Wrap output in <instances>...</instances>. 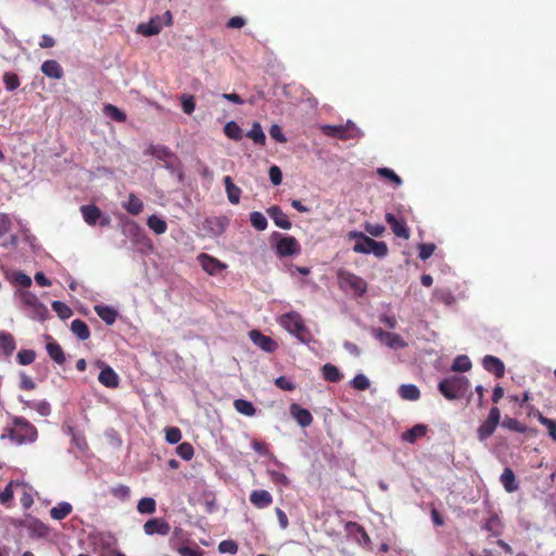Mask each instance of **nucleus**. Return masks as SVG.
I'll list each match as a JSON object with an SVG mask.
<instances>
[{"instance_id":"obj_1","label":"nucleus","mask_w":556,"mask_h":556,"mask_svg":"<svg viewBox=\"0 0 556 556\" xmlns=\"http://www.w3.org/2000/svg\"><path fill=\"white\" fill-rule=\"evenodd\" d=\"M7 437L17 443H33L37 440L38 432L34 425L23 417H14L13 426L8 429Z\"/></svg>"},{"instance_id":"obj_2","label":"nucleus","mask_w":556,"mask_h":556,"mask_svg":"<svg viewBox=\"0 0 556 556\" xmlns=\"http://www.w3.org/2000/svg\"><path fill=\"white\" fill-rule=\"evenodd\" d=\"M469 384V380L466 377L454 375L442 379L438 384V389L445 399L458 400L466 394Z\"/></svg>"},{"instance_id":"obj_3","label":"nucleus","mask_w":556,"mask_h":556,"mask_svg":"<svg viewBox=\"0 0 556 556\" xmlns=\"http://www.w3.org/2000/svg\"><path fill=\"white\" fill-rule=\"evenodd\" d=\"M280 325L288 332L296 337L301 342L307 343L312 339V334L305 326L301 315L295 312L286 313L280 317Z\"/></svg>"},{"instance_id":"obj_4","label":"nucleus","mask_w":556,"mask_h":556,"mask_svg":"<svg viewBox=\"0 0 556 556\" xmlns=\"http://www.w3.org/2000/svg\"><path fill=\"white\" fill-rule=\"evenodd\" d=\"M172 24L173 15L172 12L167 10L163 15L151 17L148 23H140L137 27V33L146 37H151L160 34L163 26H170Z\"/></svg>"},{"instance_id":"obj_5","label":"nucleus","mask_w":556,"mask_h":556,"mask_svg":"<svg viewBox=\"0 0 556 556\" xmlns=\"http://www.w3.org/2000/svg\"><path fill=\"white\" fill-rule=\"evenodd\" d=\"M338 280L341 289L351 290L357 296L364 295L367 291V282L353 273L340 270Z\"/></svg>"},{"instance_id":"obj_6","label":"nucleus","mask_w":556,"mask_h":556,"mask_svg":"<svg viewBox=\"0 0 556 556\" xmlns=\"http://www.w3.org/2000/svg\"><path fill=\"white\" fill-rule=\"evenodd\" d=\"M320 129L324 135L340 140L353 139L358 132V129L350 121L345 125H323Z\"/></svg>"},{"instance_id":"obj_7","label":"nucleus","mask_w":556,"mask_h":556,"mask_svg":"<svg viewBox=\"0 0 556 556\" xmlns=\"http://www.w3.org/2000/svg\"><path fill=\"white\" fill-rule=\"evenodd\" d=\"M501 419L500 408L494 406L490 409L489 416L485 421H483L478 430L477 437L480 441H484L490 438L496 430L498 422Z\"/></svg>"},{"instance_id":"obj_8","label":"nucleus","mask_w":556,"mask_h":556,"mask_svg":"<svg viewBox=\"0 0 556 556\" xmlns=\"http://www.w3.org/2000/svg\"><path fill=\"white\" fill-rule=\"evenodd\" d=\"M279 236V240L276 243V253L280 257L293 256L300 253L301 247L298 240L291 236H281L280 233H276Z\"/></svg>"},{"instance_id":"obj_9","label":"nucleus","mask_w":556,"mask_h":556,"mask_svg":"<svg viewBox=\"0 0 556 556\" xmlns=\"http://www.w3.org/2000/svg\"><path fill=\"white\" fill-rule=\"evenodd\" d=\"M197 261L202 269L211 276L216 275L227 268L225 263L206 253H200L197 256Z\"/></svg>"},{"instance_id":"obj_10","label":"nucleus","mask_w":556,"mask_h":556,"mask_svg":"<svg viewBox=\"0 0 556 556\" xmlns=\"http://www.w3.org/2000/svg\"><path fill=\"white\" fill-rule=\"evenodd\" d=\"M374 336L376 339L388 345L392 349H403L407 345V343L403 340V338L394 332H389L382 329H375Z\"/></svg>"},{"instance_id":"obj_11","label":"nucleus","mask_w":556,"mask_h":556,"mask_svg":"<svg viewBox=\"0 0 556 556\" xmlns=\"http://www.w3.org/2000/svg\"><path fill=\"white\" fill-rule=\"evenodd\" d=\"M99 367H101V371L98 377L99 382L110 389L117 388L119 386V377L114 369L109 365H105L103 362H99Z\"/></svg>"},{"instance_id":"obj_12","label":"nucleus","mask_w":556,"mask_h":556,"mask_svg":"<svg viewBox=\"0 0 556 556\" xmlns=\"http://www.w3.org/2000/svg\"><path fill=\"white\" fill-rule=\"evenodd\" d=\"M249 338L255 345L265 352L271 353L278 348V344L270 337L263 334L260 330H251L249 332Z\"/></svg>"},{"instance_id":"obj_13","label":"nucleus","mask_w":556,"mask_h":556,"mask_svg":"<svg viewBox=\"0 0 556 556\" xmlns=\"http://www.w3.org/2000/svg\"><path fill=\"white\" fill-rule=\"evenodd\" d=\"M143 531L147 535H167L170 532V526L162 518H152L143 525Z\"/></svg>"},{"instance_id":"obj_14","label":"nucleus","mask_w":556,"mask_h":556,"mask_svg":"<svg viewBox=\"0 0 556 556\" xmlns=\"http://www.w3.org/2000/svg\"><path fill=\"white\" fill-rule=\"evenodd\" d=\"M348 238L350 240L354 239L356 241L353 247L354 252L363 253V254H369L370 248L372 247V243L375 242L374 239L365 236L363 232H359V231H350L348 233Z\"/></svg>"},{"instance_id":"obj_15","label":"nucleus","mask_w":556,"mask_h":556,"mask_svg":"<svg viewBox=\"0 0 556 556\" xmlns=\"http://www.w3.org/2000/svg\"><path fill=\"white\" fill-rule=\"evenodd\" d=\"M386 222L396 237L405 240L409 238L410 232L404 219H397L392 213H387Z\"/></svg>"},{"instance_id":"obj_16","label":"nucleus","mask_w":556,"mask_h":556,"mask_svg":"<svg viewBox=\"0 0 556 556\" xmlns=\"http://www.w3.org/2000/svg\"><path fill=\"white\" fill-rule=\"evenodd\" d=\"M266 212L277 227L285 230H288L292 227L288 215L281 210L280 206L273 205L268 207Z\"/></svg>"},{"instance_id":"obj_17","label":"nucleus","mask_w":556,"mask_h":556,"mask_svg":"<svg viewBox=\"0 0 556 556\" xmlns=\"http://www.w3.org/2000/svg\"><path fill=\"white\" fill-rule=\"evenodd\" d=\"M483 368L493 374L496 378H502L505 374L504 363L493 355H486L482 359Z\"/></svg>"},{"instance_id":"obj_18","label":"nucleus","mask_w":556,"mask_h":556,"mask_svg":"<svg viewBox=\"0 0 556 556\" xmlns=\"http://www.w3.org/2000/svg\"><path fill=\"white\" fill-rule=\"evenodd\" d=\"M290 414L303 428L308 427L313 422V416L309 410L301 407L299 404H291Z\"/></svg>"},{"instance_id":"obj_19","label":"nucleus","mask_w":556,"mask_h":556,"mask_svg":"<svg viewBox=\"0 0 556 556\" xmlns=\"http://www.w3.org/2000/svg\"><path fill=\"white\" fill-rule=\"evenodd\" d=\"M250 502L256 508L263 509L271 505L273 496L266 490H254L250 494Z\"/></svg>"},{"instance_id":"obj_20","label":"nucleus","mask_w":556,"mask_h":556,"mask_svg":"<svg viewBox=\"0 0 556 556\" xmlns=\"http://www.w3.org/2000/svg\"><path fill=\"white\" fill-rule=\"evenodd\" d=\"M80 212L84 217V220L90 226H94L96 224H98V222L102 217L101 210L93 204L83 205L80 207Z\"/></svg>"},{"instance_id":"obj_21","label":"nucleus","mask_w":556,"mask_h":556,"mask_svg":"<svg viewBox=\"0 0 556 556\" xmlns=\"http://www.w3.org/2000/svg\"><path fill=\"white\" fill-rule=\"evenodd\" d=\"M16 349L14 337L7 331H0V354L9 357Z\"/></svg>"},{"instance_id":"obj_22","label":"nucleus","mask_w":556,"mask_h":556,"mask_svg":"<svg viewBox=\"0 0 556 556\" xmlns=\"http://www.w3.org/2000/svg\"><path fill=\"white\" fill-rule=\"evenodd\" d=\"M94 312L108 326L113 325L118 316V312L115 308L103 304L96 305Z\"/></svg>"},{"instance_id":"obj_23","label":"nucleus","mask_w":556,"mask_h":556,"mask_svg":"<svg viewBox=\"0 0 556 556\" xmlns=\"http://www.w3.org/2000/svg\"><path fill=\"white\" fill-rule=\"evenodd\" d=\"M41 72L50 78L61 79L64 75L62 66L55 60H47L41 65Z\"/></svg>"},{"instance_id":"obj_24","label":"nucleus","mask_w":556,"mask_h":556,"mask_svg":"<svg viewBox=\"0 0 556 556\" xmlns=\"http://www.w3.org/2000/svg\"><path fill=\"white\" fill-rule=\"evenodd\" d=\"M500 480H501L505 491L508 493H513V492L517 491L519 488V484L516 481L514 471L508 467H506L503 470Z\"/></svg>"},{"instance_id":"obj_25","label":"nucleus","mask_w":556,"mask_h":556,"mask_svg":"<svg viewBox=\"0 0 556 556\" xmlns=\"http://www.w3.org/2000/svg\"><path fill=\"white\" fill-rule=\"evenodd\" d=\"M427 426L426 425H415L413 428L404 431L402 433V440L408 443H415L418 438H422L427 433Z\"/></svg>"},{"instance_id":"obj_26","label":"nucleus","mask_w":556,"mask_h":556,"mask_svg":"<svg viewBox=\"0 0 556 556\" xmlns=\"http://www.w3.org/2000/svg\"><path fill=\"white\" fill-rule=\"evenodd\" d=\"M124 210L130 215H139L143 210V202L135 194L130 193L128 200L122 203Z\"/></svg>"},{"instance_id":"obj_27","label":"nucleus","mask_w":556,"mask_h":556,"mask_svg":"<svg viewBox=\"0 0 556 556\" xmlns=\"http://www.w3.org/2000/svg\"><path fill=\"white\" fill-rule=\"evenodd\" d=\"M224 184L228 201L231 204H238L240 202L241 189L233 184L230 176L224 177Z\"/></svg>"},{"instance_id":"obj_28","label":"nucleus","mask_w":556,"mask_h":556,"mask_svg":"<svg viewBox=\"0 0 556 556\" xmlns=\"http://www.w3.org/2000/svg\"><path fill=\"white\" fill-rule=\"evenodd\" d=\"M47 353L56 364L63 365L66 361L62 346L58 342H49L46 345Z\"/></svg>"},{"instance_id":"obj_29","label":"nucleus","mask_w":556,"mask_h":556,"mask_svg":"<svg viewBox=\"0 0 556 556\" xmlns=\"http://www.w3.org/2000/svg\"><path fill=\"white\" fill-rule=\"evenodd\" d=\"M21 298L23 303L29 307H33L37 314L41 315L47 312V308L41 303H39L37 296L34 293L24 291L21 293Z\"/></svg>"},{"instance_id":"obj_30","label":"nucleus","mask_w":556,"mask_h":556,"mask_svg":"<svg viewBox=\"0 0 556 556\" xmlns=\"http://www.w3.org/2000/svg\"><path fill=\"white\" fill-rule=\"evenodd\" d=\"M323 378L328 382H339L343 378V375L339 368L330 363L325 364L321 368Z\"/></svg>"},{"instance_id":"obj_31","label":"nucleus","mask_w":556,"mask_h":556,"mask_svg":"<svg viewBox=\"0 0 556 556\" xmlns=\"http://www.w3.org/2000/svg\"><path fill=\"white\" fill-rule=\"evenodd\" d=\"M71 330L81 341H85L90 337L89 327L81 319H74L71 324Z\"/></svg>"},{"instance_id":"obj_32","label":"nucleus","mask_w":556,"mask_h":556,"mask_svg":"<svg viewBox=\"0 0 556 556\" xmlns=\"http://www.w3.org/2000/svg\"><path fill=\"white\" fill-rule=\"evenodd\" d=\"M73 510V507L67 502H61L50 509V516L54 520L65 519Z\"/></svg>"},{"instance_id":"obj_33","label":"nucleus","mask_w":556,"mask_h":556,"mask_svg":"<svg viewBox=\"0 0 556 556\" xmlns=\"http://www.w3.org/2000/svg\"><path fill=\"white\" fill-rule=\"evenodd\" d=\"M399 394L403 400L417 401L420 399V390L415 384H402Z\"/></svg>"},{"instance_id":"obj_34","label":"nucleus","mask_w":556,"mask_h":556,"mask_svg":"<svg viewBox=\"0 0 556 556\" xmlns=\"http://www.w3.org/2000/svg\"><path fill=\"white\" fill-rule=\"evenodd\" d=\"M148 227L156 235H163L167 230V224L156 215H151L147 220Z\"/></svg>"},{"instance_id":"obj_35","label":"nucleus","mask_w":556,"mask_h":556,"mask_svg":"<svg viewBox=\"0 0 556 556\" xmlns=\"http://www.w3.org/2000/svg\"><path fill=\"white\" fill-rule=\"evenodd\" d=\"M233 407L238 413L249 417L254 416L256 412L254 405L250 401L243 399L235 400Z\"/></svg>"},{"instance_id":"obj_36","label":"nucleus","mask_w":556,"mask_h":556,"mask_svg":"<svg viewBox=\"0 0 556 556\" xmlns=\"http://www.w3.org/2000/svg\"><path fill=\"white\" fill-rule=\"evenodd\" d=\"M247 136L251 138L256 144H265L266 136L262 129L261 124L257 122L253 123L252 128L249 130Z\"/></svg>"},{"instance_id":"obj_37","label":"nucleus","mask_w":556,"mask_h":556,"mask_svg":"<svg viewBox=\"0 0 556 556\" xmlns=\"http://www.w3.org/2000/svg\"><path fill=\"white\" fill-rule=\"evenodd\" d=\"M482 528L495 536H500L502 534V522L496 515H492L486 519Z\"/></svg>"},{"instance_id":"obj_38","label":"nucleus","mask_w":556,"mask_h":556,"mask_svg":"<svg viewBox=\"0 0 556 556\" xmlns=\"http://www.w3.org/2000/svg\"><path fill=\"white\" fill-rule=\"evenodd\" d=\"M137 509L140 514H154L156 503L152 497H143L138 502Z\"/></svg>"},{"instance_id":"obj_39","label":"nucleus","mask_w":556,"mask_h":556,"mask_svg":"<svg viewBox=\"0 0 556 556\" xmlns=\"http://www.w3.org/2000/svg\"><path fill=\"white\" fill-rule=\"evenodd\" d=\"M224 132L225 135L232 139V140H240L242 138V129L239 127V125L231 121V122H228L225 127H224Z\"/></svg>"},{"instance_id":"obj_40","label":"nucleus","mask_w":556,"mask_h":556,"mask_svg":"<svg viewBox=\"0 0 556 556\" xmlns=\"http://www.w3.org/2000/svg\"><path fill=\"white\" fill-rule=\"evenodd\" d=\"M348 527L355 529V533L357 535H359V539H358L359 543H362L365 547L370 546V544H371L370 536L368 535V533L366 532V530L363 526L358 525L357 522H349Z\"/></svg>"},{"instance_id":"obj_41","label":"nucleus","mask_w":556,"mask_h":556,"mask_svg":"<svg viewBox=\"0 0 556 556\" xmlns=\"http://www.w3.org/2000/svg\"><path fill=\"white\" fill-rule=\"evenodd\" d=\"M471 368V362L466 355L457 356L452 365V370L457 372H465Z\"/></svg>"},{"instance_id":"obj_42","label":"nucleus","mask_w":556,"mask_h":556,"mask_svg":"<svg viewBox=\"0 0 556 556\" xmlns=\"http://www.w3.org/2000/svg\"><path fill=\"white\" fill-rule=\"evenodd\" d=\"M251 225L260 231H263L267 228V219L261 212H252L250 214Z\"/></svg>"},{"instance_id":"obj_43","label":"nucleus","mask_w":556,"mask_h":556,"mask_svg":"<svg viewBox=\"0 0 556 556\" xmlns=\"http://www.w3.org/2000/svg\"><path fill=\"white\" fill-rule=\"evenodd\" d=\"M2 79L8 91L16 90L21 84L17 74L13 72H5Z\"/></svg>"},{"instance_id":"obj_44","label":"nucleus","mask_w":556,"mask_h":556,"mask_svg":"<svg viewBox=\"0 0 556 556\" xmlns=\"http://www.w3.org/2000/svg\"><path fill=\"white\" fill-rule=\"evenodd\" d=\"M51 306L61 319H67L73 315V311L61 301H53Z\"/></svg>"},{"instance_id":"obj_45","label":"nucleus","mask_w":556,"mask_h":556,"mask_svg":"<svg viewBox=\"0 0 556 556\" xmlns=\"http://www.w3.org/2000/svg\"><path fill=\"white\" fill-rule=\"evenodd\" d=\"M103 111L116 122L124 123L127 119L126 114L113 104H106Z\"/></svg>"},{"instance_id":"obj_46","label":"nucleus","mask_w":556,"mask_h":556,"mask_svg":"<svg viewBox=\"0 0 556 556\" xmlns=\"http://www.w3.org/2000/svg\"><path fill=\"white\" fill-rule=\"evenodd\" d=\"M377 174L380 177L386 178V179L392 181L396 187L402 185L401 177L394 170H392L391 168H388V167L378 168L377 169Z\"/></svg>"},{"instance_id":"obj_47","label":"nucleus","mask_w":556,"mask_h":556,"mask_svg":"<svg viewBox=\"0 0 556 556\" xmlns=\"http://www.w3.org/2000/svg\"><path fill=\"white\" fill-rule=\"evenodd\" d=\"M149 153L157 160H166L172 156L170 150L165 146H151Z\"/></svg>"},{"instance_id":"obj_48","label":"nucleus","mask_w":556,"mask_h":556,"mask_svg":"<svg viewBox=\"0 0 556 556\" xmlns=\"http://www.w3.org/2000/svg\"><path fill=\"white\" fill-rule=\"evenodd\" d=\"M17 362L20 365H23V366H26V365H30L31 363H34L35 358H36V353L34 350H21L18 353H17Z\"/></svg>"},{"instance_id":"obj_49","label":"nucleus","mask_w":556,"mask_h":556,"mask_svg":"<svg viewBox=\"0 0 556 556\" xmlns=\"http://www.w3.org/2000/svg\"><path fill=\"white\" fill-rule=\"evenodd\" d=\"M503 427H505L509 430L516 431L518 433H525L527 431V426L521 424L518 419L510 418V417H507L503 421Z\"/></svg>"},{"instance_id":"obj_50","label":"nucleus","mask_w":556,"mask_h":556,"mask_svg":"<svg viewBox=\"0 0 556 556\" xmlns=\"http://www.w3.org/2000/svg\"><path fill=\"white\" fill-rule=\"evenodd\" d=\"M176 453L185 460H190L193 455H194V450H193V446L188 443V442H184V443H180L177 448H176Z\"/></svg>"},{"instance_id":"obj_51","label":"nucleus","mask_w":556,"mask_h":556,"mask_svg":"<svg viewBox=\"0 0 556 556\" xmlns=\"http://www.w3.org/2000/svg\"><path fill=\"white\" fill-rule=\"evenodd\" d=\"M351 384L355 390L365 391L369 388L370 382L365 375L357 374L351 381Z\"/></svg>"},{"instance_id":"obj_52","label":"nucleus","mask_w":556,"mask_h":556,"mask_svg":"<svg viewBox=\"0 0 556 556\" xmlns=\"http://www.w3.org/2000/svg\"><path fill=\"white\" fill-rule=\"evenodd\" d=\"M28 407L37 410L41 416H48L51 412L50 405L46 401L27 402Z\"/></svg>"},{"instance_id":"obj_53","label":"nucleus","mask_w":556,"mask_h":556,"mask_svg":"<svg viewBox=\"0 0 556 556\" xmlns=\"http://www.w3.org/2000/svg\"><path fill=\"white\" fill-rule=\"evenodd\" d=\"M165 439L170 444H176L181 440V431L177 427H169L165 431Z\"/></svg>"},{"instance_id":"obj_54","label":"nucleus","mask_w":556,"mask_h":556,"mask_svg":"<svg viewBox=\"0 0 556 556\" xmlns=\"http://www.w3.org/2000/svg\"><path fill=\"white\" fill-rule=\"evenodd\" d=\"M370 253H372L375 256L379 258L384 257L388 254L387 243L383 241L375 240L372 247L370 248Z\"/></svg>"},{"instance_id":"obj_55","label":"nucleus","mask_w":556,"mask_h":556,"mask_svg":"<svg viewBox=\"0 0 556 556\" xmlns=\"http://www.w3.org/2000/svg\"><path fill=\"white\" fill-rule=\"evenodd\" d=\"M220 553L236 554L238 552V544L232 540L222 541L218 545Z\"/></svg>"},{"instance_id":"obj_56","label":"nucleus","mask_w":556,"mask_h":556,"mask_svg":"<svg viewBox=\"0 0 556 556\" xmlns=\"http://www.w3.org/2000/svg\"><path fill=\"white\" fill-rule=\"evenodd\" d=\"M435 244L433 243H421L419 244V258L422 261L428 260L434 252Z\"/></svg>"},{"instance_id":"obj_57","label":"nucleus","mask_w":556,"mask_h":556,"mask_svg":"<svg viewBox=\"0 0 556 556\" xmlns=\"http://www.w3.org/2000/svg\"><path fill=\"white\" fill-rule=\"evenodd\" d=\"M181 108L186 114H191L195 109V102L193 96L181 97Z\"/></svg>"},{"instance_id":"obj_58","label":"nucleus","mask_w":556,"mask_h":556,"mask_svg":"<svg viewBox=\"0 0 556 556\" xmlns=\"http://www.w3.org/2000/svg\"><path fill=\"white\" fill-rule=\"evenodd\" d=\"M269 179L274 186H279L281 184L282 173L278 166L273 165L269 168Z\"/></svg>"},{"instance_id":"obj_59","label":"nucleus","mask_w":556,"mask_h":556,"mask_svg":"<svg viewBox=\"0 0 556 556\" xmlns=\"http://www.w3.org/2000/svg\"><path fill=\"white\" fill-rule=\"evenodd\" d=\"M14 493L12 482H10L2 492H0V503L3 505L9 504L13 500Z\"/></svg>"},{"instance_id":"obj_60","label":"nucleus","mask_w":556,"mask_h":556,"mask_svg":"<svg viewBox=\"0 0 556 556\" xmlns=\"http://www.w3.org/2000/svg\"><path fill=\"white\" fill-rule=\"evenodd\" d=\"M11 219L7 214L0 213V238L11 230Z\"/></svg>"},{"instance_id":"obj_61","label":"nucleus","mask_w":556,"mask_h":556,"mask_svg":"<svg viewBox=\"0 0 556 556\" xmlns=\"http://www.w3.org/2000/svg\"><path fill=\"white\" fill-rule=\"evenodd\" d=\"M365 230L374 237H380L384 232L386 228L383 225L380 224L367 223L365 225Z\"/></svg>"},{"instance_id":"obj_62","label":"nucleus","mask_w":556,"mask_h":556,"mask_svg":"<svg viewBox=\"0 0 556 556\" xmlns=\"http://www.w3.org/2000/svg\"><path fill=\"white\" fill-rule=\"evenodd\" d=\"M111 493L115 497H118L121 500H126L129 496L130 490L128 486L121 484V485L113 488Z\"/></svg>"},{"instance_id":"obj_63","label":"nucleus","mask_w":556,"mask_h":556,"mask_svg":"<svg viewBox=\"0 0 556 556\" xmlns=\"http://www.w3.org/2000/svg\"><path fill=\"white\" fill-rule=\"evenodd\" d=\"M543 426L546 427L547 431H548V434L549 437L556 441V420L554 419H549V418H543L542 420V424Z\"/></svg>"},{"instance_id":"obj_64","label":"nucleus","mask_w":556,"mask_h":556,"mask_svg":"<svg viewBox=\"0 0 556 556\" xmlns=\"http://www.w3.org/2000/svg\"><path fill=\"white\" fill-rule=\"evenodd\" d=\"M178 553L180 556H203V552L199 547L191 548L188 546H182L179 547Z\"/></svg>"}]
</instances>
